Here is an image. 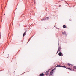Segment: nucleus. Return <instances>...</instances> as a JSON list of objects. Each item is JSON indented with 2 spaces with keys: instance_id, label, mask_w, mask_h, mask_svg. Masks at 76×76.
<instances>
[{
  "instance_id": "5",
  "label": "nucleus",
  "mask_w": 76,
  "mask_h": 76,
  "mask_svg": "<svg viewBox=\"0 0 76 76\" xmlns=\"http://www.w3.org/2000/svg\"><path fill=\"white\" fill-rule=\"evenodd\" d=\"M60 47H59L58 50L57 52V53H58V51H60V50H60Z\"/></svg>"
},
{
  "instance_id": "8",
  "label": "nucleus",
  "mask_w": 76,
  "mask_h": 76,
  "mask_svg": "<svg viewBox=\"0 0 76 76\" xmlns=\"http://www.w3.org/2000/svg\"><path fill=\"white\" fill-rule=\"evenodd\" d=\"M61 67H64V68H66V69H67V67L65 66H61Z\"/></svg>"
},
{
  "instance_id": "18",
  "label": "nucleus",
  "mask_w": 76,
  "mask_h": 76,
  "mask_svg": "<svg viewBox=\"0 0 76 76\" xmlns=\"http://www.w3.org/2000/svg\"><path fill=\"white\" fill-rule=\"evenodd\" d=\"M29 41H30V39H29V40L28 41V42H29Z\"/></svg>"
},
{
  "instance_id": "23",
  "label": "nucleus",
  "mask_w": 76,
  "mask_h": 76,
  "mask_svg": "<svg viewBox=\"0 0 76 76\" xmlns=\"http://www.w3.org/2000/svg\"><path fill=\"white\" fill-rule=\"evenodd\" d=\"M58 45H59V43H58Z\"/></svg>"
},
{
  "instance_id": "6",
  "label": "nucleus",
  "mask_w": 76,
  "mask_h": 76,
  "mask_svg": "<svg viewBox=\"0 0 76 76\" xmlns=\"http://www.w3.org/2000/svg\"><path fill=\"white\" fill-rule=\"evenodd\" d=\"M61 66L59 65H57V66H56V67H61Z\"/></svg>"
},
{
  "instance_id": "4",
  "label": "nucleus",
  "mask_w": 76,
  "mask_h": 76,
  "mask_svg": "<svg viewBox=\"0 0 76 76\" xmlns=\"http://www.w3.org/2000/svg\"><path fill=\"white\" fill-rule=\"evenodd\" d=\"M53 71H51L50 73V75H53Z\"/></svg>"
},
{
  "instance_id": "17",
  "label": "nucleus",
  "mask_w": 76,
  "mask_h": 76,
  "mask_svg": "<svg viewBox=\"0 0 76 76\" xmlns=\"http://www.w3.org/2000/svg\"><path fill=\"white\" fill-rule=\"evenodd\" d=\"M61 5H59V7H61Z\"/></svg>"
},
{
  "instance_id": "10",
  "label": "nucleus",
  "mask_w": 76,
  "mask_h": 76,
  "mask_svg": "<svg viewBox=\"0 0 76 76\" xmlns=\"http://www.w3.org/2000/svg\"><path fill=\"white\" fill-rule=\"evenodd\" d=\"M66 27V26L65 25H64L63 26V28H65Z\"/></svg>"
},
{
  "instance_id": "16",
  "label": "nucleus",
  "mask_w": 76,
  "mask_h": 76,
  "mask_svg": "<svg viewBox=\"0 0 76 76\" xmlns=\"http://www.w3.org/2000/svg\"><path fill=\"white\" fill-rule=\"evenodd\" d=\"M74 68L75 69H76V66H74Z\"/></svg>"
},
{
  "instance_id": "2",
  "label": "nucleus",
  "mask_w": 76,
  "mask_h": 76,
  "mask_svg": "<svg viewBox=\"0 0 76 76\" xmlns=\"http://www.w3.org/2000/svg\"><path fill=\"white\" fill-rule=\"evenodd\" d=\"M62 34L63 35H66V36H67V35L66 34V32L65 31H64V32H62Z\"/></svg>"
},
{
  "instance_id": "15",
  "label": "nucleus",
  "mask_w": 76,
  "mask_h": 76,
  "mask_svg": "<svg viewBox=\"0 0 76 76\" xmlns=\"http://www.w3.org/2000/svg\"><path fill=\"white\" fill-rule=\"evenodd\" d=\"M54 69H53L52 70V71L53 72V71H54Z\"/></svg>"
},
{
  "instance_id": "14",
  "label": "nucleus",
  "mask_w": 76,
  "mask_h": 76,
  "mask_svg": "<svg viewBox=\"0 0 76 76\" xmlns=\"http://www.w3.org/2000/svg\"><path fill=\"white\" fill-rule=\"evenodd\" d=\"M46 18L47 19H49V17H46Z\"/></svg>"
},
{
  "instance_id": "9",
  "label": "nucleus",
  "mask_w": 76,
  "mask_h": 76,
  "mask_svg": "<svg viewBox=\"0 0 76 76\" xmlns=\"http://www.w3.org/2000/svg\"><path fill=\"white\" fill-rule=\"evenodd\" d=\"M44 73H42L40 74V76H44Z\"/></svg>"
},
{
  "instance_id": "13",
  "label": "nucleus",
  "mask_w": 76,
  "mask_h": 76,
  "mask_svg": "<svg viewBox=\"0 0 76 76\" xmlns=\"http://www.w3.org/2000/svg\"><path fill=\"white\" fill-rule=\"evenodd\" d=\"M44 20V18H43V19H41V20H42V21L43 20Z\"/></svg>"
},
{
  "instance_id": "7",
  "label": "nucleus",
  "mask_w": 76,
  "mask_h": 76,
  "mask_svg": "<svg viewBox=\"0 0 76 76\" xmlns=\"http://www.w3.org/2000/svg\"><path fill=\"white\" fill-rule=\"evenodd\" d=\"M67 65H68V66H70L71 65V66H72V65H71V64H70L69 63H67Z\"/></svg>"
},
{
  "instance_id": "19",
  "label": "nucleus",
  "mask_w": 76,
  "mask_h": 76,
  "mask_svg": "<svg viewBox=\"0 0 76 76\" xmlns=\"http://www.w3.org/2000/svg\"><path fill=\"white\" fill-rule=\"evenodd\" d=\"M59 50H60H60H61V48H60V49H59Z\"/></svg>"
},
{
  "instance_id": "11",
  "label": "nucleus",
  "mask_w": 76,
  "mask_h": 76,
  "mask_svg": "<svg viewBox=\"0 0 76 76\" xmlns=\"http://www.w3.org/2000/svg\"><path fill=\"white\" fill-rule=\"evenodd\" d=\"M67 68V69H68L69 70H71V69L70 68H68L67 67H66Z\"/></svg>"
},
{
  "instance_id": "3",
  "label": "nucleus",
  "mask_w": 76,
  "mask_h": 76,
  "mask_svg": "<svg viewBox=\"0 0 76 76\" xmlns=\"http://www.w3.org/2000/svg\"><path fill=\"white\" fill-rule=\"evenodd\" d=\"M27 32V30L26 31L23 33V37H25V35H26V32Z\"/></svg>"
},
{
  "instance_id": "20",
  "label": "nucleus",
  "mask_w": 76,
  "mask_h": 76,
  "mask_svg": "<svg viewBox=\"0 0 76 76\" xmlns=\"http://www.w3.org/2000/svg\"><path fill=\"white\" fill-rule=\"evenodd\" d=\"M67 4H68V3H67Z\"/></svg>"
},
{
  "instance_id": "1",
  "label": "nucleus",
  "mask_w": 76,
  "mask_h": 76,
  "mask_svg": "<svg viewBox=\"0 0 76 76\" xmlns=\"http://www.w3.org/2000/svg\"><path fill=\"white\" fill-rule=\"evenodd\" d=\"M58 55L59 56H63V53H62L61 52H60L58 53Z\"/></svg>"
},
{
  "instance_id": "22",
  "label": "nucleus",
  "mask_w": 76,
  "mask_h": 76,
  "mask_svg": "<svg viewBox=\"0 0 76 76\" xmlns=\"http://www.w3.org/2000/svg\"><path fill=\"white\" fill-rule=\"evenodd\" d=\"M4 15H5V14H4Z\"/></svg>"
},
{
  "instance_id": "12",
  "label": "nucleus",
  "mask_w": 76,
  "mask_h": 76,
  "mask_svg": "<svg viewBox=\"0 0 76 76\" xmlns=\"http://www.w3.org/2000/svg\"><path fill=\"white\" fill-rule=\"evenodd\" d=\"M47 18V17H45V18H43L44 19V20H46V18Z\"/></svg>"
},
{
  "instance_id": "21",
  "label": "nucleus",
  "mask_w": 76,
  "mask_h": 76,
  "mask_svg": "<svg viewBox=\"0 0 76 76\" xmlns=\"http://www.w3.org/2000/svg\"><path fill=\"white\" fill-rule=\"evenodd\" d=\"M65 1V2L66 3V1Z\"/></svg>"
}]
</instances>
